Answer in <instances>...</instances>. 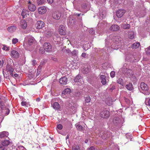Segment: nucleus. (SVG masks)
<instances>
[{
  "label": "nucleus",
  "mask_w": 150,
  "mask_h": 150,
  "mask_svg": "<svg viewBox=\"0 0 150 150\" xmlns=\"http://www.w3.org/2000/svg\"><path fill=\"white\" fill-rule=\"evenodd\" d=\"M140 87L142 90L144 92L143 93L145 95H149L150 92L148 91L149 88L147 85L144 82H142L140 85Z\"/></svg>",
  "instance_id": "f257e3e1"
},
{
  "label": "nucleus",
  "mask_w": 150,
  "mask_h": 150,
  "mask_svg": "<svg viewBox=\"0 0 150 150\" xmlns=\"http://www.w3.org/2000/svg\"><path fill=\"white\" fill-rule=\"evenodd\" d=\"M125 71V75L127 78L129 77L132 80L135 79L134 76L132 73V72L131 69H126Z\"/></svg>",
  "instance_id": "f03ea898"
},
{
  "label": "nucleus",
  "mask_w": 150,
  "mask_h": 150,
  "mask_svg": "<svg viewBox=\"0 0 150 150\" xmlns=\"http://www.w3.org/2000/svg\"><path fill=\"white\" fill-rule=\"evenodd\" d=\"M28 9L31 12L35 11L36 9V6L30 0L28 1Z\"/></svg>",
  "instance_id": "7ed1b4c3"
},
{
  "label": "nucleus",
  "mask_w": 150,
  "mask_h": 150,
  "mask_svg": "<svg viewBox=\"0 0 150 150\" xmlns=\"http://www.w3.org/2000/svg\"><path fill=\"white\" fill-rule=\"evenodd\" d=\"M74 81L75 82L77 83L76 84L79 86H81L84 83L81 77L79 75L76 77L74 79Z\"/></svg>",
  "instance_id": "20e7f679"
},
{
  "label": "nucleus",
  "mask_w": 150,
  "mask_h": 150,
  "mask_svg": "<svg viewBox=\"0 0 150 150\" xmlns=\"http://www.w3.org/2000/svg\"><path fill=\"white\" fill-rule=\"evenodd\" d=\"M100 116L103 118H108L109 117L110 115V112L107 110H103L100 112Z\"/></svg>",
  "instance_id": "39448f33"
},
{
  "label": "nucleus",
  "mask_w": 150,
  "mask_h": 150,
  "mask_svg": "<svg viewBox=\"0 0 150 150\" xmlns=\"http://www.w3.org/2000/svg\"><path fill=\"white\" fill-rule=\"evenodd\" d=\"M59 32L60 35H65L66 33V28L63 25H60L59 28Z\"/></svg>",
  "instance_id": "423d86ee"
},
{
  "label": "nucleus",
  "mask_w": 150,
  "mask_h": 150,
  "mask_svg": "<svg viewBox=\"0 0 150 150\" xmlns=\"http://www.w3.org/2000/svg\"><path fill=\"white\" fill-rule=\"evenodd\" d=\"M61 16V13L58 11L54 12L52 14V17L54 19L56 20L59 19Z\"/></svg>",
  "instance_id": "0eeeda50"
},
{
  "label": "nucleus",
  "mask_w": 150,
  "mask_h": 150,
  "mask_svg": "<svg viewBox=\"0 0 150 150\" xmlns=\"http://www.w3.org/2000/svg\"><path fill=\"white\" fill-rule=\"evenodd\" d=\"M6 70L7 72L9 73V74L12 76H13V72L14 71L13 68L10 65H7L6 67Z\"/></svg>",
  "instance_id": "6e6552de"
},
{
  "label": "nucleus",
  "mask_w": 150,
  "mask_h": 150,
  "mask_svg": "<svg viewBox=\"0 0 150 150\" xmlns=\"http://www.w3.org/2000/svg\"><path fill=\"white\" fill-rule=\"evenodd\" d=\"M44 47L45 51L47 52H50L52 50V46L51 44L48 42L45 43L44 44Z\"/></svg>",
  "instance_id": "1a4fd4ad"
},
{
  "label": "nucleus",
  "mask_w": 150,
  "mask_h": 150,
  "mask_svg": "<svg viewBox=\"0 0 150 150\" xmlns=\"http://www.w3.org/2000/svg\"><path fill=\"white\" fill-rule=\"evenodd\" d=\"M44 22L41 21H38L35 25L36 28L38 29L42 28L44 26Z\"/></svg>",
  "instance_id": "9d476101"
},
{
  "label": "nucleus",
  "mask_w": 150,
  "mask_h": 150,
  "mask_svg": "<svg viewBox=\"0 0 150 150\" xmlns=\"http://www.w3.org/2000/svg\"><path fill=\"white\" fill-rule=\"evenodd\" d=\"M125 12V11L123 9H119L116 12L117 16L118 18L121 17Z\"/></svg>",
  "instance_id": "9b49d317"
},
{
  "label": "nucleus",
  "mask_w": 150,
  "mask_h": 150,
  "mask_svg": "<svg viewBox=\"0 0 150 150\" xmlns=\"http://www.w3.org/2000/svg\"><path fill=\"white\" fill-rule=\"evenodd\" d=\"M11 55L13 58L16 59L19 57V54L17 51L13 50L11 52Z\"/></svg>",
  "instance_id": "f8f14e48"
},
{
  "label": "nucleus",
  "mask_w": 150,
  "mask_h": 150,
  "mask_svg": "<svg viewBox=\"0 0 150 150\" xmlns=\"http://www.w3.org/2000/svg\"><path fill=\"white\" fill-rule=\"evenodd\" d=\"M46 9L45 6H41L38 8V11L40 14H43L46 11Z\"/></svg>",
  "instance_id": "ddd939ff"
},
{
  "label": "nucleus",
  "mask_w": 150,
  "mask_h": 150,
  "mask_svg": "<svg viewBox=\"0 0 150 150\" xmlns=\"http://www.w3.org/2000/svg\"><path fill=\"white\" fill-rule=\"evenodd\" d=\"M26 39L28 40V44L30 45H32L34 42L35 39L32 36H30L26 38Z\"/></svg>",
  "instance_id": "4468645a"
},
{
  "label": "nucleus",
  "mask_w": 150,
  "mask_h": 150,
  "mask_svg": "<svg viewBox=\"0 0 150 150\" xmlns=\"http://www.w3.org/2000/svg\"><path fill=\"white\" fill-rule=\"evenodd\" d=\"M71 91L69 88H67L65 89L62 92V96L63 98H65L64 96V95H67V96L71 93Z\"/></svg>",
  "instance_id": "2eb2a0df"
},
{
  "label": "nucleus",
  "mask_w": 150,
  "mask_h": 150,
  "mask_svg": "<svg viewBox=\"0 0 150 150\" xmlns=\"http://www.w3.org/2000/svg\"><path fill=\"white\" fill-rule=\"evenodd\" d=\"M110 30L112 31H116L120 29L119 27L116 24L112 25L110 28Z\"/></svg>",
  "instance_id": "dca6fc26"
},
{
  "label": "nucleus",
  "mask_w": 150,
  "mask_h": 150,
  "mask_svg": "<svg viewBox=\"0 0 150 150\" xmlns=\"http://www.w3.org/2000/svg\"><path fill=\"white\" fill-rule=\"evenodd\" d=\"M67 79L66 77L61 78L59 79V82L62 84H66L67 83Z\"/></svg>",
  "instance_id": "f3484780"
},
{
  "label": "nucleus",
  "mask_w": 150,
  "mask_h": 150,
  "mask_svg": "<svg viewBox=\"0 0 150 150\" xmlns=\"http://www.w3.org/2000/svg\"><path fill=\"white\" fill-rule=\"evenodd\" d=\"M20 26L23 29H26L27 27V24L25 20H23L21 21Z\"/></svg>",
  "instance_id": "a211bd4d"
},
{
  "label": "nucleus",
  "mask_w": 150,
  "mask_h": 150,
  "mask_svg": "<svg viewBox=\"0 0 150 150\" xmlns=\"http://www.w3.org/2000/svg\"><path fill=\"white\" fill-rule=\"evenodd\" d=\"M121 40V38L118 36H114L113 38V42L116 43H119Z\"/></svg>",
  "instance_id": "6ab92c4d"
},
{
  "label": "nucleus",
  "mask_w": 150,
  "mask_h": 150,
  "mask_svg": "<svg viewBox=\"0 0 150 150\" xmlns=\"http://www.w3.org/2000/svg\"><path fill=\"white\" fill-rule=\"evenodd\" d=\"M29 12L28 10L23 9L22 11L21 15L23 16V18H24L25 16L29 14Z\"/></svg>",
  "instance_id": "aec40b11"
},
{
  "label": "nucleus",
  "mask_w": 150,
  "mask_h": 150,
  "mask_svg": "<svg viewBox=\"0 0 150 150\" xmlns=\"http://www.w3.org/2000/svg\"><path fill=\"white\" fill-rule=\"evenodd\" d=\"M8 135V133L6 131H3L1 132L0 134V138H2L5 137H7Z\"/></svg>",
  "instance_id": "412c9836"
},
{
  "label": "nucleus",
  "mask_w": 150,
  "mask_h": 150,
  "mask_svg": "<svg viewBox=\"0 0 150 150\" xmlns=\"http://www.w3.org/2000/svg\"><path fill=\"white\" fill-rule=\"evenodd\" d=\"M53 108L55 110L59 109L60 106L59 104L57 102H54L52 105Z\"/></svg>",
  "instance_id": "4be33fe9"
},
{
  "label": "nucleus",
  "mask_w": 150,
  "mask_h": 150,
  "mask_svg": "<svg viewBox=\"0 0 150 150\" xmlns=\"http://www.w3.org/2000/svg\"><path fill=\"white\" fill-rule=\"evenodd\" d=\"M106 77L104 75H101L100 76V78L101 80V83L103 85H105L106 83L105 79Z\"/></svg>",
  "instance_id": "5701e85b"
},
{
  "label": "nucleus",
  "mask_w": 150,
  "mask_h": 150,
  "mask_svg": "<svg viewBox=\"0 0 150 150\" xmlns=\"http://www.w3.org/2000/svg\"><path fill=\"white\" fill-rule=\"evenodd\" d=\"M16 27L15 26H10L7 28V30L10 32H12L16 30Z\"/></svg>",
  "instance_id": "b1692460"
},
{
  "label": "nucleus",
  "mask_w": 150,
  "mask_h": 150,
  "mask_svg": "<svg viewBox=\"0 0 150 150\" xmlns=\"http://www.w3.org/2000/svg\"><path fill=\"white\" fill-rule=\"evenodd\" d=\"M129 38L131 39H133L134 37V33L133 31H129L128 33Z\"/></svg>",
  "instance_id": "393cba45"
},
{
  "label": "nucleus",
  "mask_w": 150,
  "mask_h": 150,
  "mask_svg": "<svg viewBox=\"0 0 150 150\" xmlns=\"http://www.w3.org/2000/svg\"><path fill=\"white\" fill-rule=\"evenodd\" d=\"M90 68L86 66L83 69V72L84 74L88 73L90 71Z\"/></svg>",
  "instance_id": "a878e982"
},
{
  "label": "nucleus",
  "mask_w": 150,
  "mask_h": 150,
  "mask_svg": "<svg viewBox=\"0 0 150 150\" xmlns=\"http://www.w3.org/2000/svg\"><path fill=\"white\" fill-rule=\"evenodd\" d=\"M99 16L100 18H103L105 16V12L104 11H100V12L99 13Z\"/></svg>",
  "instance_id": "bb28decb"
},
{
  "label": "nucleus",
  "mask_w": 150,
  "mask_h": 150,
  "mask_svg": "<svg viewBox=\"0 0 150 150\" xmlns=\"http://www.w3.org/2000/svg\"><path fill=\"white\" fill-rule=\"evenodd\" d=\"M10 143V142L8 140H5L2 142V145L4 146H8Z\"/></svg>",
  "instance_id": "cd10ccee"
},
{
  "label": "nucleus",
  "mask_w": 150,
  "mask_h": 150,
  "mask_svg": "<svg viewBox=\"0 0 150 150\" xmlns=\"http://www.w3.org/2000/svg\"><path fill=\"white\" fill-rule=\"evenodd\" d=\"M126 88L129 91H132L133 89L132 85V83H129L126 85Z\"/></svg>",
  "instance_id": "c85d7f7f"
},
{
  "label": "nucleus",
  "mask_w": 150,
  "mask_h": 150,
  "mask_svg": "<svg viewBox=\"0 0 150 150\" xmlns=\"http://www.w3.org/2000/svg\"><path fill=\"white\" fill-rule=\"evenodd\" d=\"M121 26L123 28L125 29H129L130 27V25L128 24H123Z\"/></svg>",
  "instance_id": "c756f323"
},
{
  "label": "nucleus",
  "mask_w": 150,
  "mask_h": 150,
  "mask_svg": "<svg viewBox=\"0 0 150 150\" xmlns=\"http://www.w3.org/2000/svg\"><path fill=\"white\" fill-rule=\"evenodd\" d=\"M45 36L47 37H49L52 35V33L51 31L47 30L45 32Z\"/></svg>",
  "instance_id": "7c9ffc66"
},
{
  "label": "nucleus",
  "mask_w": 150,
  "mask_h": 150,
  "mask_svg": "<svg viewBox=\"0 0 150 150\" xmlns=\"http://www.w3.org/2000/svg\"><path fill=\"white\" fill-rule=\"evenodd\" d=\"M139 42H135L133 44L132 47L133 49L137 48L139 47Z\"/></svg>",
  "instance_id": "2f4dec72"
},
{
  "label": "nucleus",
  "mask_w": 150,
  "mask_h": 150,
  "mask_svg": "<svg viewBox=\"0 0 150 150\" xmlns=\"http://www.w3.org/2000/svg\"><path fill=\"white\" fill-rule=\"evenodd\" d=\"M76 127L78 130L82 131L83 130V127L80 125H76Z\"/></svg>",
  "instance_id": "473e14b6"
},
{
  "label": "nucleus",
  "mask_w": 150,
  "mask_h": 150,
  "mask_svg": "<svg viewBox=\"0 0 150 150\" xmlns=\"http://www.w3.org/2000/svg\"><path fill=\"white\" fill-rule=\"evenodd\" d=\"M145 104L147 105L150 106V98L146 99Z\"/></svg>",
  "instance_id": "72a5a7b5"
},
{
  "label": "nucleus",
  "mask_w": 150,
  "mask_h": 150,
  "mask_svg": "<svg viewBox=\"0 0 150 150\" xmlns=\"http://www.w3.org/2000/svg\"><path fill=\"white\" fill-rule=\"evenodd\" d=\"M117 82L122 85L123 86V79H118L117 80Z\"/></svg>",
  "instance_id": "f704fd0d"
},
{
  "label": "nucleus",
  "mask_w": 150,
  "mask_h": 150,
  "mask_svg": "<svg viewBox=\"0 0 150 150\" xmlns=\"http://www.w3.org/2000/svg\"><path fill=\"white\" fill-rule=\"evenodd\" d=\"M45 50L44 47V48L42 47H40L39 49V52L41 54H43L45 53Z\"/></svg>",
  "instance_id": "c9c22d12"
},
{
  "label": "nucleus",
  "mask_w": 150,
  "mask_h": 150,
  "mask_svg": "<svg viewBox=\"0 0 150 150\" xmlns=\"http://www.w3.org/2000/svg\"><path fill=\"white\" fill-rule=\"evenodd\" d=\"M2 49L3 50H5L6 51H8L10 50L9 47L5 45H3V46Z\"/></svg>",
  "instance_id": "e433bc0d"
},
{
  "label": "nucleus",
  "mask_w": 150,
  "mask_h": 150,
  "mask_svg": "<svg viewBox=\"0 0 150 150\" xmlns=\"http://www.w3.org/2000/svg\"><path fill=\"white\" fill-rule=\"evenodd\" d=\"M78 51L76 50H74L72 52V54L73 56H76L78 54Z\"/></svg>",
  "instance_id": "4c0bfd02"
},
{
  "label": "nucleus",
  "mask_w": 150,
  "mask_h": 150,
  "mask_svg": "<svg viewBox=\"0 0 150 150\" xmlns=\"http://www.w3.org/2000/svg\"><path fill=\"white\" fill-rule=\"evenodd\" d=\"M45 0H37V3L39 5L43 4L45 2Z\"/></svg>",
  "instance_id": "58836bf2"
},
{
  "label": "nucleus",
  "mask_w": 150,
  "mask_h": 150,
  "mask_svg": "<svg viewBox=\"0 0 150 150\" xmlns=\"http://www.w3.org/2000/svg\"><path fill=\"white\" fill-rule=\"evenodd\" d=\"M91 100V98L89 96H87L85 98V101L86 103H88L90 102Z\"/></svg>",
  "instance_id": "ea45409f"
},
{
  "label": "nucleus",
  "mask_w": 150,
  "mask_h": 150,
  "mask_svg": "<svg viewBox=\"0 0 150 150\" xmlns=\"http://www.w3.org/2000/svg\"><path fill=\"white\" fill-rule=\"evenodd\" d=\"M18 41V40L16 38H13L12 40V43L14 44H16Z\"/></svg>",
  "instance_id": "a19ab883"
},
{
  "label": "nucleus",
  "mask_w": 150,
  "mask_h": 150,
  "mask_svg": "<svg viewBox=\"0 0 150 150\" xmlns=\"http://www.w3.org/2000/svg\"><path fill=\"white\" fill-rule=\"evenodd\" d=\"M89 33L93 35L95 34V31L93 29L91 28L89 30Z\"/></svg>",
  "instance_id": "79ce46f5"
},
{
  "label": "nucleus",
  "mask_w": 150,
  "mask_h": 150,
  "mask_svg": "<svg viewBox=\"0 0 150 150\" xmlns=\"http://www.w3.org/2000/svg\"><path fill=\"white\" fill-rule=\"evenodd\" d=\"M72 150H80L79 146H74L72 147Z\"/></svg>",
  "instance_id": "37998d69"
},
{
  "label": "nucleus",
  "mask_w": 150,
  "mask_h": 150,
  "mask_svg": "<svg viewBox=\"0 0 150 150\" xmlns=\"http://www.w3.org/2000/svg\"><path fill=\"white\" fill-rule=\"evenodd\" d=\"M115 72L113 71H112L110 73V76L112 78L114 77L115 76Z\"/></svg>",
  "instance_id": "c03bdc74"
},
{
  "label": "nucleus",
  "mask_w": 150,
  "mask_h": 150,
  "mask_svg": "<svg viewBox=\"0 0 150 150\" xmlns=\"http://www.w3.org/2000/svg\"><path fill=\"white\" fill-rule=\"evenodd\" d=\"M146 52L147 54H150V47H149L148 48L146 49Z\"/></svg>",
  "instance_id": "a18cd8bd"
},
{
  "label": "nucleus",
  "mask_w": 150,
  "mask_h": 150,
  "mask_svg": "<svg viewBox=\"0 0 150 150\" xmlns=\"http://www.w3.org/2000/svg\"><path fill=\"white\" fill-rule=\"evenodd\" d=\"M76 40H76L74 39V40H72L71 41V42L73 43H74V44L75 45L77 46V45H79L77 43V42Z\"/></svg>",
  "instance_id": "49530a36"
},
{
  "label": "nucleus",
  "mask_w": 150,
  "mask_h": 150,
  "mask_svg": "<svg viewBox=\"0 0 150 150\" xmlns=\"http://www.w3.org/2000/svg\"><path fill=\"white\" fill-rule=\"evenodd\" d=\"M81 56L84 58H86L88 56V54H87L86 53H82L81 54Z\"/></svg>",
  "instance_id": "de8ad7c7"
},
{
  "label": "nucleus",
  "mask_w": 150,
  "mask_h": 150,
  "mask_svg": "<svg viewBox=\"0 0 150 150\" xmlns=\"http://www.w3.org/2000/svg\"><path fill=\"white\" fill-rule=\"evenodd\" d=\"M57 128L59 129H62L63 128V126L61 124H59L57 125Z\"/></svg>",
  "instance_id": "09e8293b"
},
{
  "label": "nucleus",
  "mask_w": 150,
  "mask_h": 150,
  "mask_svg": "<svg viewBox=\"0 0 150 150\" xmlns=\"http://www.w3.org/2000/svg\"><path fill=\"white\" fill-rule=\"evenodd\" d=\"M101 23V22L100 21V22L98 24V26H99L100 24V23ZM101 23H102V26H103V25H105V24H106V25L107 26V23H106V22L105 21H102L101 22Z\"/></svg>",
  "instance_id": "8fccbe9b"
},
{
  "label": "nucleus",
  "mask_w": 150,
  "mask_h": 150,
  "mask_svg": "<svg viewBox=\"0 0 150 150\" xmlns=\"http://www.w3.org/2000/svg\"><path fill=\"white\" fill-rule=\"evenodd\" d=\"M69 22L71 24H72L74 23V21L72 18H70L69 19Z\"/></svg>",
  "instance_id": "3c124183"
},
{
  "label": "nucleus",
  "mask_w": 150,
  "mask_h": 150,
  "mask_svg": "<svg viewBox=\"0 0 150 150\" xmlns=\"http://www.w3.org/2000/svg\"><path fill=\"white\" fill-rule=\"evenodd\" d=\"M32 64L33 66H34L37 64V63L36 62V60H32Z\"/></svg>",
  "instance_id": "603ef678"
},
{
  "label": "nucleus",
  "mask_w": 150,
  "mask_h": 150,
  "mask_svg": "<svg viewBox=\"0 0 150 150\" xmlns=\"http://www.w3.org/2000/svg\"><path fill=\"white\" fill-rule=\"evenodd\" d=\"M87 150H95V148L93 146H91L88 148Z\"/></svg>",
  "instance_id": "864d4df0"
},
{
  "label": "nucleus",
  "mask_w": 150,
  "mask_h": 150,
  "mask_svg": "<svg viewBox=\"0 0 150 150\" xmlns=\"http://www.w3.org/2000/svg\"><path fill=\"white\" fill-rule=\"evenodd\" d=\"M21 105L23 106H26L27 103L26 101H22L21 103Z\"/></svg>",
  "instance_id": "5fc2aeb1"
},
{
  "label": "nucleus",
  "mask_w": 150,
  "mask_h": 150,
  "mask_svg": "<svg viewBox=\"0 0 150 150\" xmlns=\"http://www.w3.org/2000/svg\"><path fill=\"white\" fill-rule=\"evenodd\" d=\"M4 60H2L1 61L0 60V66H2L4 65Z\"/></svg>",
  "instance_id": "6e6d98bb"
},
{
  "label": "nucleus",
  "mask_w": 150,
  "mask_h": 150,
  "mask_svg": "<svg viewBox=\"0 0 150 150\" xmlns=\"http://www.w3.org/2000/svg\"><path fill=\"white\" fill-rule=\"evenodd\" d=\"M39 66L38 68V70H37V74H36L37 75H38L40 74V69H39Z\"/></svg>",
  "instance_id": "4d7b16f0"
},
{
  "label": "nucleus",
  "mask_w": 150,
  "mask_h": 150,
  "mask_svg": "<svg viewBox=\"0 0 150 150\" xmlns=\"http://www.w3.org/2000/svg\"><path fill=\"white\" fill-rule=\"evenodd\" d=\"M57 40H58L57 41V43H61L62 42L61 39L60 38H58Z\"/></svg>",
  "instance_id": "13d9d810"
},
{
  "label": "nucleus",
  "mask_w": 150,
  "mask_h": 150,
  "mask_svg": "<svg viewBox=\"0 0 150 150\" xmlns=\"http://www.w3.org/2000/svg\"><path fill=\"white\" fill-rule=\"evenodd\" d=\"M48 2L50 4L52 3L53 1L54 0H47Z\"/></svg>",
  "instance_id": "bf43d9fd"
},
{
  "label": "nucleus",
  "mask_w": 150,
  "mask_h": 150,
  "mask_svg": "<svg viewBox=\"0 0 150 150\" xmlns=\"http://www.w3.org/2000/svg\"><path fill=\"white\" fill-rule=\"evenodd\" d=\"M87 5L86 4H85L83 5H82V7L83 8H85L87 7Z\"/></svg>",
  "instance_id": "052dcab7"
},
{
  "label": "nucleus",
  "mask_w": 150,
  "mask_h": 150,
  "mask_svg": "<svg viewBox=\"0 0 150 150\" xmlns=\"http://www.w3.org/2000/svg\"><path fill=\"white\" fill-rule=\"evenodd\" d=\"M83 0H75V2H81Z\"/></svg>",
  "instance_id": "680f3d73"
},
{
  "label": "nucleus",
  "mask_w": 150,
  "mask_h": 150,
  "mask_svg": "<svg viewBox=\"0 0 150 150\" xmlns=\"http://www.w3.org/2000/svg\"><path fill=\"white\" fill-rule=\"evenodd\" d=\"M14 77H16L18 76V75L17 74H14Z\"/></svg>",
  "instance_id": "e2e57ef3"
},
{
  "label": "nucleus",
  "mask_w": 150,
  "mask_h": 150,
  "mask_svg": "<svg viewBox=\"0 0 150 150\" xmlns=\"http://www.w3.org/2000/svg\"><path fill=\"white\" fill-rule=\"evenodd\" d=\"M88 140L87 139H86L85 141L84 142L85 143H87L88 142Z\"/></svg>",
  "instance_id": "0e129e2a"
},
{
  "label": "nucleus",
  "mask_w": 150,
  "mask_h": 150,
  "mask_svg": "<svg viewBox=\"0 0 150 150\" xmlns=\"http://www.w3.org/2000/svg\"><path fill=\"white\" fill-rule=\"evenodd\" d=\"M36 100L37 101H39L40 100V99L39 98H38L36 99Z\"/></svg>",
  "instance_id": "69168bd1"
},
{
  "label": "nucleus",
  "mask_w": 150,
  "mask_h": 150,
  "mask_svg": "<svg viewBox=\"0 0 150 150\" xmlns=\"http://www.w3.org/2000/svg\"><path fill=\"white\" fill-rule=\"evenodd\" d=\"M7 111H8V113H6L7 115H8L9 113V110H8Z\"/></svg>",
  "instance_id": "338daca9"
},
{
  "label": "nucleus",
  "mask_w": 150,
  "mask_h": 150,
  "mask_svg": "<svg viewBox=\"0 0 150 150\" xmlns=\"http://www.w3.org/2000/svg\"><path fill=\"white\" fill-rule=\"evenodd\" d=\"M1 150H7L6 149V148H4Z\"/></svg>",
  "instance_id": "774afa93"
}]
</instances>
